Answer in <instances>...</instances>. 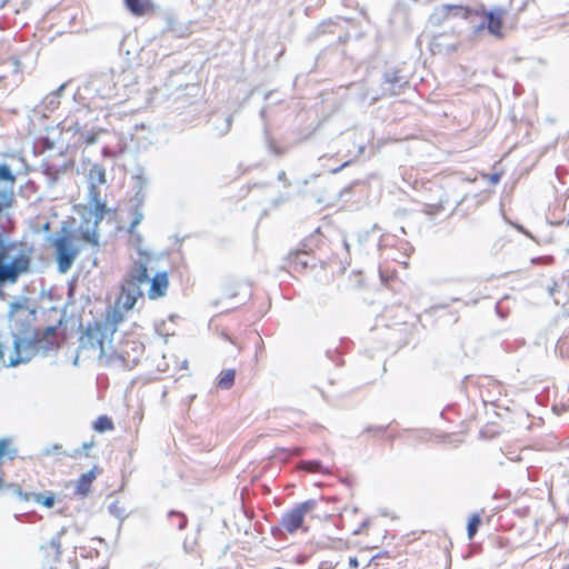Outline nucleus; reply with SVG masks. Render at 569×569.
Here are the masks:
<instances>
[{
    "label": "nucleus",
    "mask_w": 569,
    "mask_h": 569,
    "mask_svg": "<svg viewBox=\"0 0 569 569\" xmlns=\"http://www.w3.org/2000/svg\"><path fill=\"white\" fill-rule=\"evenodd\" d=\"M62 323V319L57 325H51L46 328H37L33 331L32 341L21 339L17 333H12V351L9 355V360L6 362L4 349L6 345L0 341V363L6 367H17L20 363L27 362L28 357H22L21 348H29L33 345L43 351H50L59 347L58 342V327Z\"/></svg>",
    "instance_id": "obj_1"
},
{
    "label": "nucleus",
    "mask_w": 569,
    "mask_h": 569,
    "mask_svg": "<svg viewBox=\"0 0 569 569\" xmlns=\"http://www.w3.org/2000/svg\"><path fill=\"white\" fill-rule=\"evenodd\" d=\"M147 267V260L138 259L128 270L117 299V305H121L124 310L133 308L137 299L142 297L141 284L150 280Z\"/></svg>",
    "instance_id": "obj_2"
},
{
    "label": "nucleus",
    "mask_w": 569,
    "mask_h": 569,
    "mask_svg": "<svg viewBox=\"0 0 569 569\" xmlns=\"http://www.w3.org/2000/svg\"><path fill=\"white\" fill-rule=\"evenodd\" d=\"M319 502L320 501L317 499H308L295 505L291 509L283 512L279 525L271 528L272 536L274 538H279L283 536L284 532L292 535L299 529L307 532L308 528L303 526L305 518L318 509Z\"/></svg>",
    "instance_id": "obj_3"
},
{
    "label": "nucleus",
    "mask_w": 569,
    "mask_h": 569,
    "mask_svg": "<svg viewBox=\"0 0 569 569\" xmlns=\"http://www.w3.org/2000/svg\"><path fill=\"white\" fill-rule=\"evenodd\" d=\"M88 182H89V198H90V209L88 211L87 220L90 221L93 219V224L97 227L103 216L106 213L107 207L106 203L100 199V190L98 189L99 184H104L107 182L106 179V169L103 166L99 163H93L88 172Z\"/></svg>",
    "instance_id": "obj_4"
},
{
    "label": "nucleus",
    "mask_w": 569,
    "mask_h": 569,
    "mask_svg": "<svg viewBox=\"0 0 569 569\" xmlns=\"http://www.w3.org/2000/svg\"><path fill=\"white\" fill-rule=\"evenodd\" d=\"M321 242L322 234L317 230L302 242L301 249H298L295 252H290L288 254L289 267L295 271H302L307 268H315L318 261H320V259L315 254V249L319 248Z\"/></svg>",
    "instance_id": "obj_5"
},
{
    "label": "nucleus",
    "mask_w": 569,
    "mask_h": 569,
    "mask_svg": "<svg viewBox=\"0 0 569 569\" xmlns=\"http://www.w3.org/2000/svg\"><path fill=\"white\" fill-rule=\"evenodd\" d=\"M83 91L91 99L99 98L104 100L116 97L117 84L114 73L112 71H106L90 76L83 86Z\"/></svg>",
    "instance_id": "obj_6"
},
{
    "label": "nucleus",
    "mask_w": 569,
    "mask_h": 569,
    "mask_svg": "<svg viewBox=\"0 0 569 569\" xmlns=\"http://www.w3.org/2000/svg\"><path fill=\"white\" fill-rule=\"evenodd\" d=\"M53 246L56 249L58 270L61 273H66L71 268L79 250L72 243L69 234H63L54 239Z\"/></svg>",
    "instance_id": "obj_7"
},
{
    "label": "nucleus",
    "mask_w": 569,
    "mask_h": 569,
    "mask_svg": "<svg viewBox=\"0 0 569 569\" xmlns=\"http://www.w3.org/2000/svg\"><path fill=\"white\" fill-rule=\"evenodd\" d=\"M17 177L13 173L11 167L4 162H0V200H2L1 213L4 210L12 208L16 203L14 186Z\"/></svg>",
    "instance_id": "obj_8"
},
{
    "label": "nucleus",
    "mask_w": 569,
    "mask_h": 569,
    "mask_svg": "<svg viewBox=\"0 0 569 569\" xmlns=\"http://www.w3.org/2000/svg\"><path fill=\"white\" fill-rule=\"evenodd\" d=\"M111 337L101 326V322L96 321L93 325H88L87 329L82 332L79 339V347L82 349H99L100 356L104 355V340Z\"/></svg>",
    "instance_id": "obj_9"
},
{
    "label": "nucleus",
    "mask_w": 569,
    "mask_h": 569,
    "mask_svg": "<svg viewBox=\"0 0 569 569\" xmlns=\"http://www.w3.org/2000/svg\"><path fill=\"white\" fill-rule=\"evenodd\" d=\"M409 88V80L397 69H389L383 72L381 81L382 97L399 96Z\"/></svg>",
    "instance_id": "obj_10"
},
{
    "label": "nucleus",
    "mask_w": 569,
    "mask_h": 569,
    "mask_svg": "<svg viewBox=\"0 0 569 569\" xmlns=\"http://www.w3.org/2000/svg\"><path fill=\"white\" fill-rule=\"evenodd\" d=\"M358 241L362 246H375L379 250L380 247L391 246L397 242V237L390 233H381V228L378 224H373L370 229L359 232Z\"/></svg>",
    "instance_id": "obj_11"
},
{
    "label": "nucleus",
    "mask_w": 569,
    "mask_h": 569,
    "mask_svg": "<svg viewBox=\"0 0 569 569\" xmlns=\"http://www.w3.org/2000/svg\"><path fill=\"white\" fill-rule=\"evenodd\" d=\"M378 251L385 261L390 260L407 266V260L413 248L408 241L397 238V242L391 246L380 247Z\"/></svg>",
    "instance_id": "obj_12"
},
{
    "label": "nucleus",
    "mask_w": 569,
    "mask_h": 569,
    "mask_svg": "<svg viewBox=\"0 0 569 569\" xmlns=\"http://www.w3.org/2000/svg\"><path fill=\"white\" fill-rule=\"evenodd\" d=\"M505 12L506 11L501 8H497L488 12L483 11L486 20H483L476 29L482 30L487 28L490 34L497 38H502L501 29L503 24Z\"/></svg>",
    "instance_id": "obj_13"
},
{
    "label": "nucleus",
    "mask_w": 569,
    "mask_h": 569,
    "mask_svg": "<svg viewBox=\"0 0 569 569\" xmlns=\"http://www.w3.org/2000/svg\"><path fill=\"white\" fill-rule=\"evenodd\" d=\"M146 194L144 193H138V196H133L131 199V208H130V214L132 217L131 223L128 228V232L132 233L133 230L141 223L143 220V211L142 207L144 203Z\"/></svg>",
    "instance_id": "obj_14"
},
{
    "label": "nucleus",
    "mask_w": 569,
    "mask_h": 569,
    "mask_svg": "<svg viewBox=\"0 0 569 569\" xmlns=\"http://www.w3.org/2000/svg\"><path fill=\"white\" fill-rule=\"evenodd\" d=\"M149 281H151L150 289L148 291V297L150 299H157L166 295L169 284L167 272H157Z\"/></svg>",
    "instance_id": "obj_15"
},
{
    "label": "nucleus",
    "mask_w": 569,
    "mask_h": 569,
    "mask_svg": "<svg viewBox=\"0 0 569 569\" xmlns=\"http://www.w3.org/2000/svg\"><path fill=\"white\" fill-rule=\"evenodd\" d=\"M121 305H117L113 308L108 309L106 319L103 322H101V326H103V329L112 336L117 331V327L120 322L123 321V313L121 309L119 308Z\"/></svg>",
    "instance_id": "obj_16"
},
{
    "label": "nucleus",
    "mask_w": 569,
    "mask_h": 569,
    "mask_svg": "<svg viewBox=\"0 0 569 569\" xmlns=\"http://www.w3.org/2000/svg\"><path fill=\"white\" fill-rule=\"evenodd\" d=\"M470 10L462 6L443 4L435 11L431 19L440 20L449 16H462L463 18H468Z\"/></svg>",
    "instance_id": "obj_17"
},
{
    "label": "nucleus",
    "mask_w": 569,
    "mask_h": 569,
    "mask_svg": "<svg viewBox=\"0 0 569 569\" xmlns=\"http://www.w3.org/2000/svg\"><path fill=\"white\" fill-rule=\"evenodd\" d=\"M126 9L134 17H142L152 10L151 0H123Z\"/></svg>",
    "instance_id": "obj_18"
},
{
    "label": "nucleus",
    "mask_w": 569,
    "mask_h": 569,
    "mask_svg": "<svg viewBox=\"0 0 569 569\" xmlns=\"http://www.w3.org/2000/svg\"><path fill=\"white\" fill-rule=\"evenodd\" d=\"M96 479V467L86 473H82L77 481L74 493L81 497L88 496L91 490V483Z\"/></svg>",
    "instance_id": "obj_19"
},
{
    "label": "nucleus",
    "mask_w": 569,
    "mask_h": 569,
    "mask_svg": "<svg viewBox=\"0 0 569 569\" xmlns=\"http://www.w3.org/2000/svg\"><path fill=\"white\" fill-rule=\"evenodd\" d=\"M67 86L68 82L60 84L54 91L50 92L43 98L41 102L43 110L54 111L59 107L61 93L67 88Z\"/></svg>",
    "instance_id": "obj_20"
},
{
    "label": "nucleus",
    "mask_w": 569,
    "mask_h": 569,
    "mask_svg": "<svg viewBox=\"0 0 569 569\" xmlns=\"http://www.w3.org/2000/svg\"><path fill=\"white\" fill-rule=\"evenodd\" d=\"M263 136L266 146L271 154L276 157H282L287 153L288 149L277 144L276 140L270 136L267 126H264Z\"/></svg>",
    "instance_id": "obj_21"
},
{
    "label": "nucleus",
    "mask_w": 569,
    "mask_h": 569,
    "mask_svg": "<svg viewBox=\"0 0 569 569\" xmlns=\"http://www.w3.org/2000/svg\"><path fill=\"white\" fill-rule=\"evenodd\" d=\"M236 370L228 369L221 371L217 379V387L222 390H229L234 385Z\"/></svg>",
    "instance_id": "obj_22"
},
{
    "label": "nucleus",
    "mask_w": 569,
    "mask_h": 569,
    "mask_svg": "<svg viewBox=\"0 0 569 569\" xmlns=\"http://www.w3.org/2000/svg\"><path fill=\"white\" fill-rule=\"evenodd\" d=\"M168 520L172 527H176L178 530H183L188 525L187 516L177 510H170L168 512Z\"/></svg>",
    "instance_id": "obj_23"
},
{
    "label": "nucleus",
    "mask_w": 569,
    "mask_h": 569,
    "mask_svg": "<svg viewBox=\"0 0 569 569\" xmlns=\"http://www.w3.org/2000/svg\"><path fill=\"white\" fill-rule=\"evenodd\" d=\"M31 500H33L34 502H37L46 508H52L56 502L54 495L50 491H47L44 493L32 492Z\"/></svg>",
    "instance_id": "obj_24"
},
{
    "label": "nucleus",
    "mask_w": 569,
    "mask_h": 569,
    "mask_svg": "<svg viewBox=\"0 0 569 569\" xmlns=\"http://www.w3.org/2000/svg\"><path fill=\"white\" fill-rule=\"evenodd\" d=\"M67 532V528L62 527L49 541V547L53 550L54 560H59L61 557V538Z\"/></svg>",
    "instance_id": "obj_25"
},
{
    "label": "nucleus",
    "mask_w": 569,
    "mask_h": 569,
    "mask_svg": "<svg viewBox=\"0 0 569 569\" xmlns=\"http://www.w3.org/2000/svg\"><path fill=\"white\" fill-rule=\"evenodd\" d=\"M481 525V515L480 513H473L469 518L468 525H467V536L469 540H472L475 536L477 535L479 527Z\"/></svg>",
    "instance_id": "obj_26"
},
{
    "label": "nucleus",
    "mask_w": 569,
    "mask_h": 569,
    "mask_svg": "<svg viewBox=\"0 0 569 569\" xmlns=\"http://www.w3.org/2000/svg\"><path fill=\"white\" fill-rule=\"evenodd\" d=\"M130 236H131V242L137 248V252L140 256L139 259L147 260V263H148L150 260V254L141 249V246L143 242V238H142L141 233L136 232V230H133L132 233H130Z\"/></svg>",
    "instance_id": "obj_27"
},
{
    "label": "nucleus",
    "mask_w": 569,
    "mask_h": 569,
    "mask_svg": "<svg viewBox=\"0 0 569 569\" xmlns=\"http://www.w3.org/2000/svg\"><path fill=\"white\" fill-rule=\"evenodd\" d=\"M93 429L97 432H106L113 429V422L111 418L108 416H100L94 422H93Z\"/></svg>",
    "instance_id": "obj_28"
},
{
    "label": "nucleus",
    "mask_w": 569,
    "mask_h": 569,
    "mask_svg": "<svg viewBox=\"0 0 569 569\" xmlns=\"http://www.w3.org/2000/svg\"><path fill=\"white\" fill-rule=\"evenodd\" d=\"M217 120L221 121V124H217L216 126V129L218 130V134L219 136L227 134L230 131L231 126H232V121H233L232 116L231 114H227L224 117H217L216 121Z\"/></svg>",
    "instance_id": "obj_29"
},
{
    "label": "nucleus",
    "mask_w": 569,
    "mask_h": 569,
    "mask_svg": "<svg viewBox=\"0 0 569 569\" xmlns=\"http://www.w3.org/2000/svg\"><path fill=\"white\" fill-rule=\"evenodd\" d=\"M132 179L134 181V189H136L134 196H138V193H144L143 189L148 184V179L144 177L142 170H140L139 173L134 174L132 177Z\"/></svg>",
    "instance_id": "obj_30"
},
{
    "label": "nucleus",
    "mask_w": 569,
    "mask_h": 569,
    "mask_svg": "<svg viewBox=\"0 0 569 569\" xmlns=\"http://www.w3.org/2000/svg\"><path fill=\"white\" fill-rule=\"evenodd\" d=\"M8 489L12 491L13 495H16L20 500L22 501H30L32 492H26L23 491L19 485L17 483H9L6 486Z\"/></svg>",
    "instance_id": "obj_31"
},
{
    "label": "nucleus",
    "mask_w": 569,
    "mask_h": 569,
    "mask_svg": "<svg viewBox=\"0 0 569 569\" xmlns=\"http://www.w3.org/2000/svg\"><path fill=\"white\" fill-rule=\"evenodd\" d=\"M80 139L83 140L86 144H93L97 141L98 133L93 131H81L79 132Z\"/></svg>",
    "instance_id": "obj_32"
},
{
    "label": "nucleus",
    "mask_w": 569,
    "mask_h": 569,
    "mask_svg": "<svg viewBox=\"0 0 569 569\" xmlns=\"http://www.w3.org/2000/svg\"><path fill=\"white\" fill-rule=\"evenodd\" d=\"M109 512L118 519L124 518V510L119 507L118 501H113L108 507Z\"/></svg>",
    "instance_id": "obj_33"
},
{
    "label": "nucleus",
    "mask_w": 569,
    "mask_h": 569,
    "mask_svg": "<svg viewBox=\"0 0 569 569\" xmlns=\"http://www.w3.org/2000/svg\"><path fill=\"white\" fill-rule=\"evenodd\" d=\"M388 425L387 426H376V427H372V426H369L366 428V432H369V433H373V436H382L387 429H388Z\"/></svg>",
    "instance_id": "obj_34"
},
{
    "label": "nucleus",
    "mask_w": 569,
    "mask_h": 569,
    "mask_svg": "<svg viewBox=\"0 0 569 569\" xmlns=\"http://www.w3.org/2000/svg\"><path fill=\"white\" fill-rule=\"evenodd\" d=\"M443 209H445V207H443V204H442V201H440V202H439V203H437V204H427V206H426V210H425V211H426L428 214H436V213H438L439 211H441V210H443Z\"/></svg>",
    "instance_id": "obj_35"
},
{
    "label": "nucleus",
    "mask_w": 569,
    "mask_h": 569,
    "mask_svg": "<svg viewBox=\"0 0 569 569\" xmlns=\"http://www.w3.org/2000/svg\"><path fill=\"white\" fill-rule=\"evenodd\" d=\"M83 239L93 244H98V234L94 230H92V231L87 230L86 232H83Z\"/></svg>",
    "instance_id": "obj_36"
},
{
    "label": "nucleus",
    "mask_w": 569,
    "mask_h": 569,
    "mask_svg": "<svg viewBox=\"0 0 569 569\" xmlns=\"http://www.w3.org/2000/svg\"><path fill=\"white\" fill-rule=\"evenodd\" d=\"M338 562H333L332 560H323L319 563L318 569H336Z\"/></svg>",
    "instance_id": "obj_37"
},
{
    "label": "nucleus",
    "mask_w": 569,
    "mask_h": 569,
    "mask_svg": "<svg viewBox=\"0 0 569 569\" xmlns=\"http://www.w3.org/2000/svg\"><path fill=\"white\" fill-rule=\"evenodd\" d=\"M307 465V470L309 471H318L321 467V462L318 460L307 461L305 462Z\"/></svg>",
    "instance_id": "obj_38"
},
{
    "label": "nucleus",
    "mask_w": 569,
    "mask_h": 569,
    "mask_svg": "<svg viewBox=\"0 0 569 569\" xmlns=\"http://www.w3.org/2000/svg\"><path fill=\"white\" fill-rule=\"evenodd\" d=\"M18 455V451L17 449H9L8 446L6 447V453L4 456H7L10 460H13Z\"/></svg>",
    "instance_id": "obj_39"
},
{
    "label": "nucleus",
    "mask_w": 569,
    "mask_h": 569,
    "mask_svg": "<svg viewBox=\"0 0 569 569\" xmlns=\"http://www.w3.org/2000/svg\"><path fill=\"white\" fill-rule=\"evenodd\" d=\"M278 180H279V181H281V182H283L284 187H289V186H290V182L288 181V179H287V174H286V172H284V171H280V172L278 173Z\"/></svg>",
    "instance_id": "obj_40"
},
{
    "label": "nucleus",
    "mask_w": 569,
    "mask_h": 569,
    "mask_svg": "<svg viewBox=\"0 0 569 569\" xmlns=\"http://www.w3.org/2000/svg\"><path fill=\"white\" fill-rule=\"evenodd\" d=\"M501 180V173H498V172H495L489 176V181L492 183V184H497L499 183V181Z\"/></svg>",
    "instance_id": "obj_41"
},
{
    "label": "nucleus",
    "mask_w": 569,
    "mask_h": 569,
    "mask_svg": "<svg viewBox=\"0 0 569 569\" xmlns=\"http://www.w3.org/2000/svg\"><path fill=\"white\" fill-rule=\"evenodd\" d=\"M348 565H349V569L358 568L359 567L358 558L357 557H350L349 561H348Z\"/></svg>",
    "instance_id": "obj_42"
},
{
    "label": "nucleus",
    "mask_w": 569,
    "mask_h": 569,
    "mask_svg": "<svg viewBox=\"0 0 569 569\" xmlns=\"http://www.w3.org/2000/svg\"><path fill=\"white\" fill-rule=\"evenodd\" d=\"M23 308L22 303L20 302H12L10 305V313L12 315L16 310Z\"/></svg>",
    "instance_id": "obj_43"
},
{
    "label": "nucleus",
    "mask_w": 569,
    "mask_h": 569,
    "mask_svg": "<svg viewBox=\"0 0 569 569\" xmlns=\"http://www.w3.org/2000/svg\"><path fill=\"white\" fill-rule=\"evenodd\" d=\"M94 445V442L91 440L89 442H83L82 443V450L84 451H88L90 448H92ZM86 456H88V452H86Z\"/></svg>",
    "instance_id": "obj_44"
},
{
    "label": "nucleus",
    "mask_w": 569,
    "mask_h": 569,
    "mask_svg": "<svg viewBox=\"0 0 569 569\" xmlns=\"http://www.w3.org/2000/svg\"><path fill=\"white\" fill-rule=\"evenodd\" d=\"M116 361H118L121 366L126 367L127 365L124 363L126 359L122 355H117L116 358H114Z\"/></svg>",
    "instance_id": "obj_45"
},
{
    "label": "nucleus",
    "mask_w": 569,
    "mask_h": 569,
    "mask_svg": "<svg viewBox=\"0 0 569 569\" xmlns=\"http://www.w3.org/2000/svg\"><path fill=\"white\" fill-rule=\"evenodd\" d=\"M183 549L186 552L190 553L193 551V545H189L187 541L183 542Z\"/></svg>",
    "instance_id": "obj_46"
},
{
    "label": "nucleus",
    "mask_w": 569,
    "mask_h": 569,
    "mask_svg": "<svg viewBox=\"0 0 569 569\" xmlns=\"http://www.w3.org/2000/svg\"><path fill=\"white\" fill-rule=\"evenodd\" d=\"M369 526V520H365L358 530L355 531V533H359L361 530H363L365 528H367Z\"/></svg>",
    "instance_id": "obj_47"
},
{
    "label": "nucleus",
    "mask_w": 569,
    "mask_h": 569,
    "mask_svg": "<svg viewBox=\"0 0 569 569\" xmlns=\"http://www.w3.org/2000/svg\"><path fill=\"white\" fill-rule=\"evenodd\" d=\"M351 161H346L345 163H342L340 167L336 168L332 170L333 173H337L339 172L342 168L347 167L350 164Z\"/></svg>",
    "instance_id": "obj_48"
},
{
    "label": "nucleus",
    "mask_w": 569,
    "mask_h": 569,
    "mask_svg": "<svg viewBox=\"0 0 569 569\" xmlns=\"http://www.w3.org/2000/svg\"><path fill=\"white\" fill-rule=\"evenodd\" d=\"M12 63L14 66V71H19L20 68V61L17 58H12Z\"/></svg>",
    "instance_id": "obj_49"
},
{
    "label": "nucleus",
    "mask_w": 569,
    "mask_h": 569,
    "mask_svg": "<svg viewBox=\"0 0 569 569\" xmlns=\"http://www.w3.org/2000/svg\"><path fill=\"white\" fill-rule=\"evenodd\" d=\"M263 350V341L260 339L259 345L257 346V353Z\"/></svg>",
    "instance_id": "obj_50"
},
{
    "label": "nucleus",
    "mask_w": 569,
    "mask_h": 569,
    "mask_svg": "<svg viewBox=\"0 0 569 569\" xmlns=\"http://www.w3.org/2000/svg\"><path fill=\"white\" fill-rule=\"evenodd\" d=\"M518 230H520L521 232H523L526 236L531 237V234H530L527 230H525V228H523L522 226H519V227H518Z\"/></svg>",
    "instance_id": "obj_51"
},
{
    "label": "nucleus",
    "mask_w": 569,
    "mask_h": 569,
    "mask_svg": "<svg viewBox=\"0 0 569 569\" xmlns=\"http://www.w3.org/2000/svg\"><path fill=\"white\" fill-rule=\"evenodd\" d=\"M260 117H261L262 119L266 117V110H264V109H262V110L260 111Z\"/></svg>",
    "instance_id": "obj_52"
},
{
    "label": "nucleus",
    "mask_w": 569,
    "mask_h": 569,
    "mask_svg": "<svg viewBox=\"0 0 569 569\" xmlns=\"http://www.w3.org/2000/svg\"><path fill=\"white\" fill-rule=\"evenodd\" d=\"M224 338L233 343V341L231 340V338L228 335H224Z\"/></svg>",
    "instance_id": "obj_53"
},
{
    "label": "nucleus",
    "mask_w": 569,
    "mask_h": 569,
    "mask_svg": "<svg viewBox=\"0 0 569 569\" xmlns=\"http://www.w3.org/2000/svg\"><path fill=\"white\" fill-rule=\"evenodd\" d=\"M327 356H328L329 358H331V351H330V350H328V351H327Z\"/></svg>",
    "instance_id": "obj_54"
},
{
    "label": "nucleus",
    "mask_w": 569,
    "mask_h": 569,
    "mask_svg": "<svg viewBox=\"0 0 569 569\" xmlns=\"http://www.w3.org/2000/svg\"><path fill=\"white\" fill-rule=\"evenodd\" d=\"M449 50L455 51V50H456V47H455V46H452L451 48H449Z\"/></svg>",
    "instance_id": "obj_55"
},
{
    "label": "nucleus",
    "mask_w": 569,
    "mask_h": 569,
    "mask_svg": "<svg viewBox=\"0 0 569 569\" xmlns=\"http://www.w3.org/2000/svg\"><path fill=\"white\" fill-rule=\"evenodd\" d=\"M563 569H569V565H568V566H566Z\"/></svg>",
    "instance_id": "obj_56"
}]
</instances>
